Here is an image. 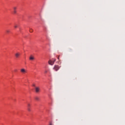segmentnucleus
<instances>
[{
    "instance_id": "1",
    "label": "nucleus",
    "mask_w": 125,
    "mask_h": 125,
    "mask_svg": "<svg viewBox=\"0 0 125 125\" xmlns=\"http://www.w3.org/2000/svg\"><path fill=\"white\" fill-rule=\"evenodd\" d=\"M56 61V59H54L53 60V61H52V60H49V61H48V64H49V65H51V66H52L53 65H54V63H55V62Z\"/></svg>"
},
{
    "instance_id": "2",
    "label": "nucleus",
    "mask_w": 125,
    "mask_h": 125,
    "mask_svg": "<svg viewBox=\"0 0 125 125\" xmlns=\"http://www.w3.org/2000/svg\"><path fill=\"white\" fill-rule=\"evenodd\" d=\"M60 68H61V66H59V65H55L53 67V70L57 72V71H58Z\"/></svg>"
},
{
    "instance_id": "3",
    "label": "nucleus",
    "mask_w": 125,
    "mask_h": 125,
    "mask_svg": "<svg viewBox=\"0 0 125 125\" xmlns=\"http://www.w3.org/2000/svg\"><path fill=\"white\" fill-rule=\"evenodd\" d=\"M21 72L22 74H26V73H27V70H26L25 68H21Z\"/></svg>"
},
{
    "instance_id": "4",
    "label": "nucleus",
    "mask_w": 125,
    "mask_h": 125,
    "mask_svg": "<svg viewBox=\"0 0 125 125\" xmlns=\"http://www.w3.org/2000/svg\"><path fill=\"white\" fill-rule=\"evenodd\" d=\"M16 9H17V7H13V14H16V13H17V11H16Z\"/></svg>"
},
{
    "instance_id": "5",
    "label": "nucleus",
    "mask_w": 125,
    "mask_h": 125,
    "mask_svg": "<svg viewBox=\"0 0 125 125\" xmlns=\"http://www.w3.org/2000/svg\"><path fill=\"white\" fill-rule=\"evenodd\" d=\"M35 91L36 92L38 93L40 92V88L38 87H35Z\"/></svg>"
},
{
    "instance_id": "6",
    "label": "nucleus",
    "mask_w": 125,
    "mask_h": 125,
    "mask_svg": "<svg viewBox=\"0 0 125 125\" xmlns=\"http://www.w3.org/2000/svg\"><path fill=\"white\" fill-rule=\"evenodd\" d=\"M29 60H31V61L35 60V57H34V56L31 55L29 57Z\"/></svg>"
},
{
    "instance_id": "7",
    "label": "nucleus",
    "mask_w": 125,
    "mask_h": 125,
    "mask_svg": "<svg viewBox=\"0 0 125 125\" xmlns=\"http://www.w3.org/2000/svg\"><path fill=\"white\" fill-rule=\"evenodd\" d=\"M15 56H16V58H18V57H19V56H20V53H16Z\"/></svg>"
},
{
    "instance_id": "8",
    "label": "nucleus",
    "mask_w": 125,
    "mask_h": 125,
    "mask_svg": "<svg viewBox=\"0 0 125 125\" xmlns=\"http://www.w3.org/2000/svg\"><path fill=\"white\" fill-rule=\"evenodd\" d=\"M35 100L39 101V100H40V98H39V97H35Z\"/></svg>"
},
{
    "instance_id": "9",
    "label": "nucleus",
    "mask_w": 125,
    "mask_h": 125,
    "mask_svg": "<svg viewBox=\"0 0 125 125\" xmlns=\"http://www.w3.org/2000/svg\"><path fill=\"white\" fill-rule=\"evenodd\" d=\"M33 31L34 30H33V29L30 28V29H29L30 33H33Z\"/></svg>"
},
{
    "instance_id": "10",
    "label": "nucleus",
    "mask_w": 125,
    "mask_h": 125,
    "mask_svg": "<svg viewBox=\"0 0 125 125\" xmlns=\"http://www.w3.org/2000/svg\"><path fill=\"white\" fill-rule=\"evenodd\" d=\"M30 107H31V104H27V108H30Z\"/></svg>"
},
{
    "instance_id": "11",
    "label": "nucleus",
    "mask_w": 125,
    "mask_h": 125,
    "mask_svg": "<svg viewBox=\"0 0 125 125\" xmlns=\"http://www.w3.org/2000/svg\"><path fill=\"white\" fill-rule=\"evenodd\" d=\"M27 110L28 112H31V108L30 107H27Z\"/></svg>"
},
{
    "instance_id": "12",
    "label": "nucleus",
    "mask_w": 125,
    "mask_h": 125,
    "mask_svg": "<svg viewBox=\"0 0 125 125\" xmlns=\"http://www.w3.org/2000/svg\"><path fill=\"white\" fill-rule=\"evenodd\" d=\"M6 33H7L8 34V33H10V30H6Z\"/></svg>"
},
{
    "instance_id": "13",
    "label": "nucleus",
    "mask_w": 125,
    "mask_h": 125,
    "mask_svg": "<svg viewBox=\"0 0 125 125\" xmlns=\"http://www.w3.org/2000/svg\"><path fill=\"white\" fill-rule=\"evenodd\" d=\"M48 72V70H45V71H44V73L45 74H47V73Z\"/></svg>"
},
{
    "instance_id": "14",
    "label": "nucleus",
    "mask_w": 125,
    "mask_h": 125,
    "mask_svg": "<svg viewBox=\"0 0 125 125\" xmlns=\"http://www.w3.org/2000/svg\"><path fill=\"white\" fill-rule=\"evenodd\" d=\"M18 27V25L17 24H16L15 26H14V28H15L16 29V28H17Z\"/></svg>"
},
{
    "instance_id": "15",
    "label": "nucleus",
    "mask_w": 125,
    "mask_h": 125,
    "mask_svg": "<svg viewBox=\"0 0 125 125\" xmlns=\"http://www.w3.org/2000/svg\"><path fill=\"white\" fill-rule=\"evenodd\" d=\"M49 125H52V123H50Z\"/></svg>"
},
{
    "instance_id": "16",
    "label": "nucleus",
    "mask_w": 125,
    "mask_h": 125,
    "mask_svg": "<svg viewBox=\"0 0 125 125\" xmlns=\"http://www.w3.org/2000/svg\"><path fill=\"white\" fill-rule=\"evenodd\" d=\"M58 59H59V58H58Z\"/></svg>"
}]
</instances>
